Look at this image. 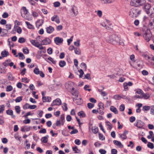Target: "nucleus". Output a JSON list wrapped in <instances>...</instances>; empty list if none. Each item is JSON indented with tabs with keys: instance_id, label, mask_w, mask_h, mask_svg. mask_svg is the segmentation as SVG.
Here are the masks:
<instances>
[{
	"instance_id": "20",
	"label": "nucleus",
	"mask_w": 154,
	"mask_h": 154,
	"mask_svg": "<svg viewBox=\"0 0 154 154\" xmlns=\"http://www.w3.org/2000/svg\"><path fill=\"white\" fill-rule=\"evenodd\" d=\"M8 31L6 29H2L1 34V36H4L6 35L8 33Z\"/></svg>"
},
{
	"instance_id": "26",
	"label": "nucleus",
	"mask_w": 154,
	"mask_h": 154,
	"mask_svg": "<svg viewBox=\"0 0 154 154\" xmlns=\"http://www.w3.org/2000/svg\"><path fill=\"white\" fill-rule=\"evenodd\" d=\"M66 63L64 60H61L59 62V65L61 67H63L65 66Z\"/></svg>"
},
{
	"instance_id": "1",
	"label": "nucleus",
	"mask_w": 154,
	"mask_h": 154,
	"mask_svg": "<svg viewBox=\"0 0 154 154\" xmlns=\"http://www.w3.org/2000/svg\"><path fill=\"white\" fill-rule=\"evenodd\" d=\"M143 36L147 42H149L152 36V34L150 29L146 27L143 29Z\"/></svg>"
},
{
	"instance_id": "60",
	"label": "nucleus",
	"mask_w": 154,
	"mask_h": 154,
	"mask_svg": "<svg viewBox=\"0 0 154 154\" xmlns=\"http://www.w3.org/2000/svg\"><path fill=\"white\" fill-rule=\"evenodd\" d=\"M94 105L91 103H88L87 104V106L88 108L91 109L94 107Z\"/></svg>"
},
{
	"instance_id": "6",
	"label": "nucleus",
	"mask_w": 154,
	"mask_h": 154,
	"mask_svg": "<svg viewBox=\"0 0 154 154\" xmlns=\"http://www.w3.org/2000/svg\"><path fill=\"white\" fill-rule=\"evenodd\" d=\"M150 5L149 4H147L144 6L143 8L144 9L145 11L148 14H150L151 15V14H152V13L150 12Z\"/></svg>"
},
{
	"instance_id": "62",
	"label": "nucleus",
	"mask_w": 154,
	"mask_h": 154,
	"mask_svg": "<svg viewBox=\"0 0 154 154\" xmlns=\"http://www.w3.org/2000/svg\"><path fill=\"white\" fill-rule=\"evenodd\" d=\"M62 107L64 110L66 111L67 110V106L66 103H64L63 105L62 106Z\"/></svg>"
},
{
	"instance_id": "5",
	"label": "nucleus",
	"mask_w": 154,
	"mask_h": 154,
	"mask_svg": "<svg viewBox=\"0 0 154 154\" xmlns=\"http://www.w3.org/2000/svg\"><path fill=\"white\" fill-rule=\"evenodd\" d=\"M135 126L139 128H142L143 127L144 125V123L141 120H136L135 123L134 124Z\"/></svg>"
},
{
	"instance_id": "48",
	"label": "nucleus",
	"mask_w": 154,
	"mask_h": 154,
	"mask_svg": "<svg viewBox=\"0 0 154 154\" xmlns=\"http://www.w3.org/2000/svg\"><path fill=\"white\" fill-rule=\"evenodd\" d=\"M13 89V87L11 85H9L6 88V91L7 92H9L12 91Z\"/></svg>"
},
{
	"instance_id": "4",
	"label": "nucleus",
	"mask_w": 154,
	"mask_h": 154,
	"mask_svg": "<svg viewBox=\"0 0 154 154\" xmlns=\"http://www.w3.org/2000/svg\"><path fill=\"white\" fill-rule=\"evenodd\" d=\"M145 2V0H131L130 4L132 6L139 7L143 5Z\"/></svg>"
},
{
	"instance_id": "32",
	"label": "nucleus",
	"mask_w": 154,
	"mask_h": 154,
	"mask_svg": "<svg viewBox=\"0 0 154 154\" xmlns=\"http://www.w3.org/2000/svg\"><path fill=\"white\" fill-rule=\"evenodd\" d=\"M119 137L121 138L123 140L126 139L127 137L126 135L124 134H119Z\"/></svg>"
},
{
	"instance_id": "54",
	"label": "nucleus",
	"mask_w": 154,
	"mask_h": 154,
	"mask_svg": "<svg viewBox=\"0 0 154 154\" xmlns=\"http://www.w3.org/2000/svg\"><path fill=\"white\" fill-rule=\"evenodd\" d=\"M23 10L24 13L25 14H28V10L26 9V8L25 7H23L22 8Z\"/></svg>"
},
{
	"instance_id": "17",
	"label": "nucleus",
	"mask_w": 154,
	"mask_h": 154,
	"mask_svg": "<svg viewBox=\"0 0 154 154\" xmlns=\"http://www.w3.org/2000/svg\"><path fill=\"white\" fill-rule=\"evenodd\" d=\"M110 110L115 114L118 113V111L117 109L113 106H111L110 107Z\"/></svg>"
},
{
	"instance_id": "25",
	"label": "nucleus",
	"mask_w": 154,
	"mask_h": 154,
	"mask_svg": "<svg viewBox=\"0 0 154 154\" xmlns=\"http://www.w3.org/2000/svg\"><path fill=\"white\" fill-rule=\"evenodd\" d=\"M101 2L104 4L111 3L114 1V0H100Z\"/></svg>"
},
{
	"instance_id": "39",
	"label": "nucleus",
	"mask_w": 154,
	"mask_h": 154,
	"mask_svg": "<svg viewBox=\"0 0 154 154\" xmlns=\"http://www.w3.org/2000/svg\"><path fill=\"white\" fill-rule=\"evenodd\" d=\"M18 42L20 43H23L25 42V39L23 37H21L19 38Z\"/></svg>"
},
{
	"instance_id": "36",
	"label": "nucleus",
	"mask_w": 154,
	"mask_h": 154,
	"mask_svg": "<svg viewBox=\"0 0 154 154\" xmlns=\"http://www.w3.org/2000/svg\"><path fill=\"white\" fill-rule=\"evenodd\" d=\"M75 52L76 54L79 55L81 54V51L79 49L75 48Z\"/></svg>"
},
{
	"instance_id": "24",
	"label": "nucleus",
	"mask_w": 154,
	"mask_h": 154,
	"mask_svg": "<svg viewBox=\"0 0 154 154\" xmlns=\"http://www.w3.org/2000/svg\"><path fill=\"white\" fill-rule=\"evenodd\" d=\"M78 115L81 117H84L86 116V115L83 111H80L78 113Z\"/></svg>"
},
{
	"instance_id": "34",
	"label": "nucleus",
	"mask_w": 154,
	"mask_h": 154,
	"mask_svg": "<svg viewBox=\"0 0 154 154\" xmlns=\"http://www.w3.org/2000/svg\"><path fill=\"white\" fill-rule=\"evenodd\" d=\"M98 106L99 107V109H101L102 110H103L104 109L103 104L102 103H100L98 104Z\"/></svg>"
},
{
	"instance_id": "55",
	"label": "nucleus",
	"mask_w": 154,
	"mask_h": 154,
	"mask_svg": "<svg viewBox=\"0 0 154 154\" xmlns=\"http://www.w3.org/2000/svg\"><path fill=\"white\" fill-rule=\"evenodd\" d=\"M30 105H29V104L26 103L23 106V108L24 109H26L28 108L29 109V106Z\"/></svg>"
},
{
	"instance_id": "41",
	"label": "nucleus",
	"mask_w": 154,
	"mask_h": 154,
	"mask_svg": "<svg viewBox=\"0 0 154 154\" xmlns=\"http://www.w3.org/2000/svg\"><path fill=\"white\" fill-rule=\"evenodd\" d=\"M34 72L36 74H39L40 72V71L38 68H35L33 70Z\"/></svg>"
},
{
	"instance_id": "8",
	"label": "nucleus",
	"mask_w": 154,
	"mask_h": 154,
	"mask_svg": "<svg viewBox=\"0 0 154 154\" xmlns=\"http://www.w3.org/2000/svg\"><path fill=\"white\" fill-rule=\"evenodd\" d=\"M42 100L43 102H49L51 101V98L48 96H47V100H46V97L45 96V93H44V92L43 91L42 92Z\"/></svg>"
},
{
	"instance_id": "40",
	"label": "nucleus",
	"mask_w": 154,
	"mask_h": 154,
	"mask_svg": "<svg viewBox=\"0 0 154 154\" xmlns=\"http://www.w3.org/2000/svg\"><path fill=\"white\" fill-rule=\"evenodd\" d=\"M78 71L80 73V75H79V78H82L83 74H84V72L83 70L82 69H80Z\"/></svg>"
},
{
	"instance_id": "23",
	"label": "nucleus",
	"mask_w": 154,
	"mask_h": 154,
	"mask_svg": "<svg viewBox=\"0 0 154 154\" xmlns=\"http://www.w3.org/2000/svg\"><path fill=\"white\" fill-rule=\"evenodd\" d=\"M30 42L33 45L35 46V45H40V44L38 42H35V40H30Z\"/></svg>"
},
{
	"instance_id": "42",
	"label": "nucleus",
	"mask_w": 154,
	"mask_h": 154,
	"mask_svg": "<svg viewBox=\"0 0 154 154\" xmlns=\"http://www.w3.org/2000/svg\"><path fill=\"white\" fill-rule=\"evenodd\" d=\"M8 79L10 80L13 81L14 79V78L13 77L12 75L11 74L9 73L8 74Z\"/></svg>"
},
{
	"instance_id": "2",
	"label": "nucleus",
	"mask_w": 154,
	"mask_h": 154,
	"mask_svg": "<svg viewBox=\"0 0 154 154\" xmlns=\"http://www.w3.org/2000/svg\"><path fill=\"white\" fill-rule=\"evenodd\" d=\"M141 10L134 8L130 10L129 15L131 17L135 18L137 17L140 14Z\"/></svg>"
},
{
	"instance_id": "52",
	"label": "nucleus",
	"mask_w": 154,
	"mask_h": 154,
	"mask_svg": "<svg viewBox=\"0 0 154 154\" xmlns=\"http://www.w3.org/2000/svg\"><path fill=\"white\" fill-rule=\"evenodd\" d=\"M87 79L90 80L91 79V78L90 77V74L89 73H87L86 75L85 76V78L84 79Z\"/></svg>"
},
{
	"instance_id": "9",
	"label": "nucleus",
	"mask_w": 154,
	"mask_h": 154,
	"mask_svg": "<svg viewBox=\"0 0 154 154\" xmlns=\"http://www.w3.org/2000/svg\"><path fill=\"white\" fill-rule=\"evenodd\" d=\"M61 103V101L60 99L58 98L53 101L51 105V106H54L55 105H60Z\"/></svg>"
},
{
	"instance_id": "63",
	"label": "nucleus",
	"mask_w": 154,
	"mask_h": 154,
	"mask_svg": "<svg viewBox=\"0 0 154 154\" xmlns=\"http://www.w3.org/2000/svg\"><path fill=\"white\" fill-rule=\"evenodd\" d=\"M30 120L29 119H25L23 121V123L25 124H29L30 122Z\"/></svg>"
},
{
	"instance_id": "29",
	"label": "nucleus",
	"mask_w": 154,
	"mask_h": 154,
	"mask_svg": "<svg viewBox=\"0 0 154 154\" xmlns=\"http://www.w3.org/2000/svg\"><path fill=\"white\" fill-rule=\"evenodd\" d=\"M148 26L151 29L154 28V23L152 20H150L149 21L148 24Z\"/></svg>"
},
{
	"instance_id": "38",
	"label": "nucleus",
	"mask_w": 154,
	"mask_h": 154,
	"mask_svg": "<svg viewBox=\"0 0 154 154\" xmlns=\"http://www.w3.org/2000/svg\"><path fill=\"white\" fill-rule=\"evenodd\" d=\"M5 26L6 28V29L8 31L11 29L12 25L11 24L9 23L7 24H6Z\"/></svg>"
},
{
	"instance_id": "13",
	"label": "nucleus",
	"mask_w": 154,
	"mask_h": 154,
	"mask_svg": "<svg viewBox=\"0 0 154 154\" xmlns=\"http://www.w3.org/2000/svg\"><path fill=\"white\" fill-rule=\"evenodd\" d=\"M54 28L51 26H49L46 28V31L47 33L50 34L54 31Z\"/></svg>"
},
{
	"instance_id": "27",
	"label": "nucleus",
	"mask_w": 154,
	"mask_h": 154,
	"mask_svg": "<svg viewBox=\"0 0 154 154\" xmlns=\"http://www.w3.org/2000/svg\"><path fill=\"white\" fill-rule=\"evenodd\" d=\"M25 23L27 26V28L29 29H32L33 28V26L30 24L29 22L27 21H25Z\"/></svg>"
},
{
	"instance_id": "46",
	"label": "nucleus",
	"mask_w": 154,
	"mask_h": 154,
	"mask_svg": "<svg viewBox=\"0 0 154 154\" xmlns=\"http://www.w3.org/2000/svg\"><path fill=\"white\" fill-rule=\"evenodd\" d=\"M142 96L143 97L144 99H148L149 97V94L147 93L143 94L142 95Z\"/></svg>"
},
{
	"instance_id": "14",
	"label": "nucleus",
	"mask_w": 154,
	"mask_h": 154,
	"mask_svg": "<svg viewBox=\"0 0 154 154\" xmlns=\"http://www.w3.org/2000/svg\"><path fill=\"white\" fill-rule=\"evenodd\" d=\"M6 113L8 115L11 116V118H13L15 117V116L13 114V111L11 109H8L6 111Z\"/></svg>"
},
{
	"instance_id": "3",
	"label": "nucleus",
	"mask_w": 154,
	"mask_h": 154,
	"mask_svg": "<svg viewBox=\"0 0 154 154\" xmlns=\"http://www.w3.org/2000/svg\"><path fill=\"white\" fill-rule=\"evenodd\" d=\"M107 40L111 44H115L119 42L120 38L117 35L115 34H113L109 36L107 39Z\"/></svg>"
},
{
	"instance_id": "19",
	"label": "nucleus",
	"mask_w": 154,
	"mask_h": 154,
	"mask_svg": "<svg viewBox=\"0 0 154 154\" xmlns=\"http://www.w3.org/2000/svg\"><path fill=\"white\" fill-rule=\"evenodd\" d=\"M49 136L48 135H47L46 136L42 137L41 139V141L44 143H46L48 141V138Z\"/></svg>"
},
{
	"instance_id": "45",
	"label": "nucleus",
	"mask_w": 154,
	"mask_h": 154,
	"mask_svg": "<svg viewBox=\"0 0 154 154\" xmlns=\"http://www.w3.org/2000/svg\"><path fill=\"white\" fill-rule=\"evenodd\" d=\"M119 110L121 111H123L125 109V106L123 104H122L119 106Z\"/></svg>"
},
{
	"instance_id": "51",
	"label": "nucleus",
	"mask_w": 154,
	"mask_h": 154,
	"mask_svg": "<svg viewBox=\"0 0 154 154\" xmlns=\"http://www.w3.org/2000/svg\"><path fill=\"white\" fill-rule=\"evenodd\" d=\"M21 81L23 82L28 83L29 81V80L26 78H23L21 79Z\"/></svg>"
},
{
	"instance_id": "43",
	"label": "nucleus",
	"mask_w": 154,
	"mask_h": 154,
	"mask_svg": "<svg viewBox=\"0 0 154 154\" xmlns=\"http://www.w3.org/2000/svg\"><path fill=\"white\" fill-rule=\"evenodd\" d=\"M99 139L102 140H103L105 139V137L103 136V135L100 133L99 134Z\"/></svg>"
},
{
	"instance_id": "58",
	"label": "nucleus",
	"mask_w": 154,
	"mask_h": 154,
	"mask_svg": "<svg viewBox=\"0 0 154 154\" xmlns=\"http://www.w3.org/2000/svg\"><path fill=\"white\" fill-rule=\"evenodd\" d=\"M99 152L101 154H106V151L104 149H100L99 150Z\"/></svg>"
},
{
	"instance_id": "50",
	"label": "nucleus",
	"mask_w": 154,
	"mask_h": 154,
	"mask_svg": "<svg viewBox=\"0 0 154 154\" xmlns=\"http://www.w3.org/2000/svg\"><path fill=\"white\" fill-rule=\"evenodd\" d=\"M8 16L9 15L7 13L5 12L2 15V17L4 18H7L8 17Z\"/></svg>"
},
{
	"instance_id": "18",
	"label": "nucleus",
	"mask_w": 154,
	"mask_h": 154,
	"mask_svg": "<svg viewBox=\"0 0 154 154\" xmlns=\"http://www.w3.org/2000/svg\"><path fill=\"white\" fill-rule=\"evenodd\" d=\"M113 143L116 145L119 146L120 148H122L123 145L120 142L118 141L114 140L113 141Z\"/></svg>"
},
{
	"instance_id": "47",
	"label": "nucleus",
	"mask_w": 154,
	"mask_h": 154,
	"mask_svg": "<svg viewBox=\"0 0 154 154\" xmlns=\"http://www.w3.org/2000/svg\"><path fill=\"white\" fill-rule=\"evenodd\" d=\"M54 5L55 7H58L60 6V3L59 2H56L54 3Z\"/></svg>"
},
{
	"instance_id": "22",
	"label": "nucleus",
	"mask_w": 154,
	"mask_h": 154,
	"mask_svg": "<svg viewBox=\"0 0 154 154\" xmlns=\"http://www.w3.org/2000/svg\"><path fill=\"white\" fill-rule=\"evenodd\" d=\"M9 54V52L6 51H2L1 53V54L3 57H6L8 56Z\"/></svg>"
},
{
	"instance_id": "28",
	"label": "nucleus",
	"mask_w": 154,
	"mask_h": 154,
	"mask_svg": "<svg viewBox=\"0 0 154 154\" xmlns=\"http://www.w3.org/2000/svg\"><path fill=\"white\" fill-rule=\"evenodd\" d=\"M150 107L149 106H144L143 107V110L145 112V111H148L149 110Z\"/></svg>"
},
{
	"instance_id": "59",
	"label": "nucleus",
	"mask_w": 154,
	"mask_h": 154,
	"mask_svg": "<svg viewBox=\"0 0 154 154\" xmlns=\"http://www.w3.org/2000/svg\"><path fill=\"white\" fill-rule=\"evenodd\" d=\"M43 112L42 110H38L37 112V113L40 117H42Z\"/></svg>"
},
{
	"instance_id": "33",
	"label": "nucleus",
	"mask_w": 154,
	"mask_h": 154,
	"mask_svg": "<svg viewBox=\"0 0 154 154\" xmlns=\"http://www.w3.org/2000/svg\"><path fill=\"white\" fill-rule=\"evenodd\" d=\"M15 109L17 113H19L20 112V107L19 106H16L15 107Z\"/></svg>"
},
{
	"instance_id": "64",
	"label": "nucleus",
	"mask_w": 154,
	"mask_h": 154,
	"mask_svg": "<svg viewBox=\"0 0 154 154\" xmlns=\"http://www.w3.org/2000/svg\"><path fill=\"white\" fill-rule=\"evenodd\" d=\"M117 150L115 149H112L111 150L112 154H117Z\"/></svg>"
},
{
	"instance_id": "30",
	"label": "nucleus",
	"mask_w": 154,
	"mask_h": 154,
	"mask_svg": "<svg viewBox=\"0 0 154 154\" xmlns=\"http://www.w3.org/2000/svg\"><path fill=\"white\" fill-rule=\"evenodd\" d=\"M92 131L93 133L96 134L98 131V128L97 127H92Z\"/></svg>"
},
{
	"instance_id": "15",
	"label": "nucleus",
	"mask_w": 154,
	"mask_h": 154,
	"mask_svg": "<svg viewBox=\"0 0 154 154\" xmlns=\"http://www.w3.org/2000/svg\"><path fill=\"white\" fill-rule=\"evenodd\" d=\"M44 20H38L36 23V27L39 28L40 26H42Z\"/></svg>"
},
{
	"instance_id": "61",
	"label": "nucleus",
	"mask_w": 154,
	"mask_h": 154,
	"mask_svg": "<svg viewBox=\"0 0 154 154\" xmlns=\"http://www.w3.org/2000/svg\"><path fill=\"white\" fill-rule=\"evenodd\" d=\"M135 117L133 116H131L129 118V121L131 122H133L135 120Z\"/></svg>"
},
{
	"instance_id": "16",
	"label": "nucleus",
	"mask_w": 154,
	"mask_h": 154,
	"mask_svg": "<svg viewBox=\"0 0 154 154\" xmlns=\"http://www.w3.org/2000/svg\"><path fill=\"white\" fill-rule=\"evenodd\" d=\"M125 96L124 95L121 96L119 95H116L113 96V98L116 100H119L121 98H125Z\"/></svg>"
},
{
	"instance_id": "44",
	"label": "nucleus",
	"mask_w": 154,
	"mask_h": 154,
	"mask_svg": "<svg viewBox=\"0 0 154 154\" xmlns=\"http://www.w3.org/2000/svg\"><path fill=\"white\" fill-rule=\"evenodd\" d=\"M123 87L124 88V90L125 91H127L128 89V85L127 84V83L125 82L123 84Z\"/></svg>"
},
{
	"instance_id": "49",
	"label": "nucleus",
	"mask_w": 154,
	"mask_h": 154,
	"mask_svg": "<svg viewBox=\"0 0 154 154\" xmlns=\"http://www.w3.org/2000/svg\"><path fill=\"white\" fill-rule=\"evenodd\" d=\"M25 131H29L31 129H32V127L26 126H24Z\"/></svg>"
},
{
	"instance_id": "35",
	"label": "nucleus",
	"mask_w": 154,
	"mask_h": 154,
	"mask_svg": "<svg viewBox=\"0 0 154 154\" xmlns=\"http://www.w3.org/2000/svg\"><path fill=\"white\" fill-rule=\"evenodd\" d=\"M4 110V105H0V114L3 113Z\"/></svg>"
},
{
	"instance_id": "21",
	"label": "nucleus",
	"mask_w": 154,
	"mask_h": 154,
	"mask_svg": "<svg viewBox=\"0 0 154 154\" xmlns=\"http://www.w3.org/2000/svg\"><path fill=\"white\" fill-rule=\"evenodd\" d=\"M71 10L74 14L76 16L78 14V12L77 10V8L76 7H72Z\"/></svg>"
},
{
	"instance_id": "37",
	"label": "nucleus",
	"mask_w": 154,
	"mask_h": 154,
	"mask_svg": "<svg viewBox=\"0 0 154 154\" xmlns=\"http://www.w3.org/2000/svg\"><path fill=\"white\" fill-rule=\"evenodd\" d=\"M23 97L20 96L17 97L15 100V101L16 103L20 102L22 100Z\"/></svg>"
},
{
	"instance_id": "53",
	"label": "nucleus",
	"mask_w": 154,
	"mask_h": 154,
	"mask_svg": "<svg viewBox=\"0 0 154 154\" xmlns=\"http://www.w3.org/2000/svg\"><path fill=\"white\" fill-rule=\"evenodd\" d=\"M47 52L48 54H52L53 53L52 49L51 48H49L47 50Z\"/></svg>"
},
{
	"instance_id": "57",
	"label": "nucleus",
	"mask_w": 154,
	"mask_h": 154,
	"mask_svg": "<svg viewBox=\"0 0 154 154\" xmlns=\"http://www.w3.org/2000/svg\"><path fill=\"white\" fill-rule=\"evenodd\" d=\"M73 150L74 151L75 153H78L79 152H78L76 150H79L78 149V147L77 146H75L74 147H72Z\"/></svg>"
},
{
	"instance_id": "10",
	"label": "nucleus",
	"mask_w": 154,
	"mask_h": 154,
	"mask_svg": "<svg viewBox=\"0 0 154 154\" xmlns=\"http://www.w3.org/2000/svg\"><path fill=\"white\" fill-rule=\"evenodd\" d=\"M63 41V38H60L59 37H56L54 39V42L57 45H58L62 43Z\"/></svg>"
},
{
	"instance_id": "56",
	"label": "nucleus",
	"mask_w": 154,
	"mask_h": 154,
	"mask_svg": "<svg viewBox=\"0 0 154 154\" xmlns=\"http://www.w3.org/2000/svg\"><path fill=\"white\" fill-rule=\"evenodd\" d=\"M89 85H85L84 87V89L85 90V91H91V89H89V88H89Z\"/></svg>"
},
{
	"instance_id": "31",
	"label": "nucleus",
	"mask_w": 154,
	"mask_h": 154,
	"mask_svg": "<svg viewBox=\"0 0 154 154\" xmlns=\"http://www.w3.org/2000/svg\"><path fill=\"white\" fill-rule=\"evenodd\" d=\"M147 146L151 149H153L154 147L153 144L150 142H148Z\"/></svg>"
},
{
	"instance_id": "11",
	"label": "nucleus",
	"mask_w": 154,
	"mask_h": 154,
	"mask_svg": "<svg viewBox=\"0 0 154 154\" xmlns=\"http://www.w3.org/2000/svg\"><path fill=\"white\" fill-rule=\"evenodd\" d=\"M52 21H55L57 23H60V20L59 17L57 15H54L51 18Z\"/></svg>"
},
{
	"instance_id": "12",
	"label": "nucleus",
	"mask_w": 154,
	"mask_h": 154,
	"mask_svg": "<svg viewBox=\"0 0 154 154\" xmlns=\"http://www.w3.org/2000/svg\"><path fill=\"white\" fill-rule=\"evenodd\" d=\"M73 99L74 102L75 103H76L77 105H80L82 104L83 103V101L81 98L77 99L73 98Z\"/></svg>"
},
{
	"instance_id": "7",
	"label": "nucleus",
	"mask_w": 154,
	"mask_h": 154,
	"mask_svg": "<svg viewBox=\"0 0 154 154\" xmlns=\"http://www.w3.org/2000/svg\"><path fill=\"white\" fill-rule=\"evenodd\" d=\"M51 42L50 39L46 37L42 41L41 43L42 45H47L50 44Z\"/></svg>"
}]
</instances>
